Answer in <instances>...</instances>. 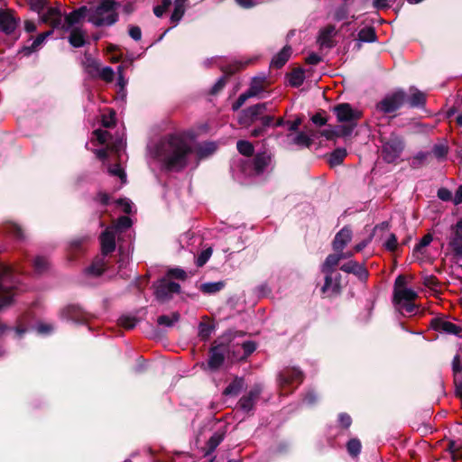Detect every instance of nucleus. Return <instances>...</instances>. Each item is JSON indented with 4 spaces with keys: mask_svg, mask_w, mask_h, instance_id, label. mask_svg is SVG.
<instances>
[{
    "mask_svg": "<svg viewBox=\"0 0 462 462\" xmlns=\"http://www.w3.org/2000/svg\"><path fill=\"white\" fill-rule=\"evenodd\" d=\"M147 152L162 169L179 172L189 163L194 153V143L187 133L175 132L148 145Z\"/></svg>",
    "mask_w": 462,
    "mask_h": 462,
    "instance_id": "nucleus-1",
    "label": "nucleus"
},
{
    "mask_svg": "<svg viewBox=\"0 0 462 462\" xmlns=\"http://www.w3.org/2000/svg\"><path fill=\"white\" fill-rule=\"evenodd\" d=\"M116 124V114L113 109H108V115H102V125L105 129H97L93 132L90 143L97 157L106 166L110 175H116V139L108 131V128Z\"/></svg>",
    "mask_w": 462,
    "mask_h": 462,
    "instance_id": "nucleus-2",
    "label": "nucleus"
},
{
    "mask_svg": "<svg viewBox=\"0 0 462 462\" xmlns=\"http://www.w3.org/2000/svg\"><path fill=\"white\" fill-rule=\"evenodd\" d=\"M117 211L126 214L117 217V268H121L129 263L133 251L131 226L136 208L128 199H117Z\"/></svg>",
    "mask_w": 462,
    "mask_h": 462,
    "instance_id": "nucleus-3",
    "label": "nucleus"
},
{
    "mask_svg": "<svg viewBox=\"0 0 462 462\" xmlns=\"http://www.w3.org/2000/svg\"><path fill=\"white\" fill-rule=\"evenodd\" d=\"M20 278L16 271L0 263V309L10 305L20 289Z\"/></svg>",
    "mask_w": 462,
    "mask_h": 462,
    "instance_id": "nucleus-4",
    "label": "nucleus"
},
{
    "mask_svg": "<svg viewBox=\"0 0 462 462\" xmlns=\"http://www.w3.org/2000/svg\"><path fill=\"white\" fill-rule=\"evenodd\" d=\"M102 256L97 258L93 263L88 268L87 272L89 274L98 276L106 267L105 257L112 253L115 249L116 243V227L114 224L108 226L100 236Z\"/></svg>",
    "mask_w": 462,
    "mask_h": 462,
    "instance_id": "nucleus-5",
    "label": "nucleus"
},
{
    "mask_svg": "<svg viewBox=\"0 0 462 462\" xmlns=\"http://www.w3.org/2000/svg\"><path fill=\"white\" fill-rule=\"evenodd\" d=\"M88 10V22L95 26L111 25L116 21V0H99Z\"/></svg>",
    "mask_w": 462,
    "mask_h": 462,
    "instance_id": "nucleus-6",
    "label": "nucleus"
},
{
    "mask_svg": "<svg viewBox=\"0 0 462 462\" xmlns=\"http://www.w3.org/2000/svg\"><path fill=\"white\" fill-rule=\"evenodd\" d=\"M333 112L338 122L348 124V125H338V129L341 131L340 134L344 136L350 135L356 126L358 119L361 117V113L358 110L353 109L348 103H341L335 106Z\"/></svg>",
    "mask_w": 462,
    "mask_h": 462,
    "instance_id": "nucleus-7",
    "label": "nucleus"
},
{
    "mask_svg": "<svg viewBox=\"0 0 462 462\" xmlns=\"http://www.w3.org/2000/svg\"><path fill=\"white\" fill-rule=\"evenodd\" d=\"M382 157L388 163L394 162L404 149V143L402 137L397 134H391L389 138L382 140Z\"/></svg>",
    "mask_w": 462,
    "mask_h": 462,
    "instance_id": "nucleus-8",
    "label": "nucleus"
},
{
    "mask_svg": "<svg viewBox=\"0 0 462 462\" xmlns=\"http://www.w3.org/2000/svg\"><path fill=\"white\" fill-rule=\"evenodd\" d=\"M303 381V374L296 367H288L279 374V385L282 394L291 392L290 388H295Z\"/></svg>",
    "mask_w": 462,
    "mask_h": 462,
    "instance_id": "nucleus-9",
    "label": "nucleus"
},
{
    "mask_svg": "<svg viewBox=\"0 0 462 462\" xmlns=\"http://www.w3.org/2000/svg\"><path fill=\"white\" fill-rule=\"evenodd\" d=\"M406 101V94L399 90L385 96L376 104L375 109L382 114H390L398 110Z\"/></svg>",
    "mask_w": 462,
    "mask_h": 462,
    "instance_id": "nucleus-10",
    "label": "nucleus"
},
{
    "mask_svg": "<svg viewBox=\"0 0 462 462\" xmlns=\"http://www.w3.org/2000/svg\"><path fill=\"white\" fill-rule=\"evenodd\" d=\"M85 70L91 78L100 79L106 82L113 81L114 70L108 66H101L96 60L87 58Z\"/></svg>",
    "mask_w": 462,
    "mask_h": 462,
    "instance_id": "nucleus-11",
    "label": "nucleus"
},
{
    "mask_svg": "<svg viewBox=\"0 0 462 462\" xmlns=\"http://www.w3.org/2000/svg\"><path fill=\"white\" fill-rule=\"evenodd\" d=\"M180 286L175 282H171L167 278L160 280L155 285V297L160 301L170 300L174 294L179 293Z\"/></svg>",
    "mask_w": 462,
    "mask_h": 462,
    "instance_id": "nucleus-12",
    "label": "nucleus"
},
{
    "mask_svg": "<svg viewBox=\"0 0 462 462\" xmlns=\"http://www.w3.org/2000/svg\"><path fill=\"white\" fill-rule=\"evenodd\" d=\"M88 14L89 10L87 6H81L71 13L64 18V23L62 27L66 30L72 28H81L80 26L87 19L88 21Z\"/></svg>",
    "mask_w": 462,
    "mask_h": 462,
    "instance_id": "nucleus-13",
    "label": "nucleus"
},
{
    "mask_svg": "<svg viewBox=\"0 0 462 462\" xmlns=\"http://www.w3.org/2000/svg\"><path fill=\"white\" fill-rule=\"evenodd\" d=\"M267 108L266 103H261L252 106L242 111L239 117V123L241 125H249L255 121L259 116L263 115Z\"/></svg>",
    "mask_w": 462,
    "mask_h": 462,
    "instance_id": "nucleus-14",
    "label": "nucleus"
},
{
    "mask_svg": "<svg viewBox=\"0 0 462 462\" xmlns=\"http://www.w3.org/2000/svg\"><path fill=\"white\" fill-rule=\"evenodd\" d=\"M19 23V19L9 10H0V31L5 34L14 32Z\"/></svg>",
    "mask_w": 462,
    "mask_h": 462,
    "instance_id": "nucleus-15",
    "label": "nucleus"
},
{
    "mask_svg": "<svg viewBox=\"0 0 462 462\" xmlns=\"http://www.w3.org/2000/svg\"><path fill=\"white\" fill-rule=\"evenodd\" d=\"M271 163V155L266 152H258L251 162L250 174L260 175L263 173Z\"/></svg>",
    "mask_w": 462,
    "mask_h": 462,
    "instance_id": "nucleus-16",
    "label": "nucleus"
},
{
    "mask_svg": "<svg viewBox=\"0 0 462 462\" xmlns=\"http://www.w3.org/2000/svg\"><path fill=\"white\" fill-rule=\"evenodd\" d=\"M226 352L227 346L224 345H218L211 347L209 359L208 362V367L211 370L218 369L225 360V356Z\"/></svg>",
    "mask_w": 462,
    "mask_h": 462,
    "instance_id": "nucleus-17",
    "label": "nucleus"
},
{
    "mask_svg": "<svg viewBox=\"0 0 462 462\" xmlns=\"http://www.w3.org/2000/svg\"><path fill=\"white\" fill-rule=\"evenodd\" d=\"M321 291L328 296L337 294L340 291V274L334 273H326L325 282Z\"/></svg>",
    "mask_w": 462,
    "mask_h": 462,
    "instance_id": "nucleus-18",
    "label": "nucleus"
},
{
    "mask_svg": "<svg viewBox=\"0 0 462 462\" xmlns=\"http://www.w3.org/2000/svg\"><path fill=\"white\" fill-rule=\"evenodd\" d=\"M41 20L53 28L62 25V14L59 6L48 7L45 13L41 14Z\"/></svg>",
    "mask_w": 462,
    "mask_h": 462,
    "instance_id": "nucleus-19",
    "label": "nucleus"
},
{
    "mask_svg": "<svg viewBox=\"0 0 462 462\" xmlns=\"http://www.w3.org/2000/svg\"><path fill=\"white\" fill-rule=\"evenodd\" d=\"M431 327L434 330L450 335H459L461 328L456 324L441 319H435L431 321Z\"/></svg>",
    "mask_w": 462,
    "mask_h": 462,
    "instance_id": "nucleus-20",
    "label": "nucleus"
},
{
    "mask_svg": "<svg viewBox=\"0 0 462 462\" xmlns=\"http://www.w3.org/2000/svg\"><path fill=\"white\" fill-rule=\"evenodd\" d=\"M340 269L345 273L355 274L361 281H365L368 277L366 268L356 261H349L344 263L341 265Z\"/></svg>",
    "mask_w": 462,
    "mask_h": 462,
    "instance_id": "nucleus-21",
    "label": "nucleus"
},
{
    "mask_svg": "<svg viewBox=\"0 0 462 462\" xmlns=\"http://www.w3.org/2000/svg\"><path fill=\"white\" fill-rule=\"evenodd\" d=\"M352 239V230L346 226L343 227L333 240V249L336 252H343L345 246Z\"/></svg>",
    "mask_w": 462,
    "mask_h": 462,
    "instance_id": "nucleus-22",
    "label": "nucleus"
},
{
    "mask_svg": "<svg viewBox=\"0 0 462 462\" xmlns=\"http://www.w3.org/2000/svg\"><path fill=\"white\" fill-rule=\"evenodd\" d=\"M260 393H261V391L258 387L251 389L246 395L243 396L240 399V401L238 402L240 408L244 411H246V412L252 411L255 404L256 400L258 399V397L260 395Z\"/></svg>",
    "mask_w": 462,
    "mask_h": 462,
    "instance_id": "nucleus-23",
    "label": "nucleus"
},
{
    "mask_svg": "<svg viewBox=\"0 0 462 462\" xmlns=\"http://www.w3.org/2000/svg\"><path fill=\"white\" fill-rule=\"evenodd\" d=\"M417 297V292L411 288H402V290L393 291L394 304L402 303L404 301L415 300Z\"/></svg>",
    "mask_w": 462,
    "mask_h": 462,
    "instance_id": "nucleus-24",
    "label": "nucleus"
},
{
    "mask_svg": "<svg viewBox=\"0 0 462 462\" xmlns=\"http://www.w3.org/2000/svg\"><path fill=\"white\" fill-rule=\"evenodd\" d=\"M68 31H70L69 42L73 47L79 48L85 44L87 32L82 28H72Z\"/></svg>",
    "mask_w": 462,
    "mask_h": 462,
    "instance_id": "nucleus-25",
    "label": "nucleus"
},
{
    "mask_svg": "<svg viewBox=\"0 0 462 462\" xmlns=\"http://www.w3.org/2000/svg\"><path fill=\"white\" fill-rule=\"evenodd\" d=\"M336 33V28L333 25H328L320 31L319 42L321 47L330 48L332 46V37Z\"/></svg>",
    "mask_w": 462,
    "mask_h": 462,
    "instance_id": "nucleus-26",
    "label": "nucleus"
},
{
    "mask_svg": "<svg viewBox=\"0 0 462 462\" xmlns=\"http://www.w3.org/2000/svg\"><path fill=\"white\" fill-rule=\"evenodd\" d=\"M344 253L337 252V254H329L321 268L322 273H333V269L337 266L341 259H343Z\"/></svg>",
    "mask_w": 462,
    "mask_h": 462,
    "instance_id": "nucleus-27",
    "label": "nucleus"
},
{
    "mask_svg": "<svg viewBox=\"0 0 462 462\" xmlns=\"http://www.w3.org/2000/svg\"><path fill=\"white\" fill-rule=\"evenodd\" d=\"M291 54V48L285 46L282 50L277 53L272 60V66L275 68H282L289 60Z\"/></svg>",
    "mask_w": 462,
    "mask_h": 462,
    "instance_id": "nucleus-28",
    "label": "nucleus"
},
{
    "mask_svg": "<svg viewBox=\"0 0 462 462\" xmlns=\"http://www.w3.org/2000/svg\"><path fill=\"white\" fill-rule=\"evenodd\" d=\"M52 33V31H48L46 32L40 33L36 39L33 40L32 43L29 47H24L23 52L25 55H29L32 52L38 50V48L43 43L47 37H49Z\"/></svg>",
    "mask_w": 462,
    "mask_h": 462,
    "instance_id": "nucleus-29",
    "label": "nucleus"
},
{
    "mask_svg": "<svg viewBox=\"0 0 462 462\" xmlns=\"http://www.w3.org/2000/svg\"><path fill=\"white\" fill-rule=\"evenodd\" d=\"M117 104L119 101L125 102L126 97V91L125 87L127 81L124 79L121 71V67H117ZM119 106L117 105V107Z\"/></svg>",
    "mask_w": 462,
    "mask_h": 462,
    "instance_id": "nucleus-30",
    "label": "nucleus"
},
{
    "mask_svg": "<svg viewBox=\"0 0 462 462\" xmlns=\"http://www.w3.org/2000/svg\"><path fill=\"white\" fill-rule=\"evenodd\" d=\"M411 95L407 98V102L412 107L423 106L425 103V95L416 88H411Z\"/></svg>",
    "mask_w": 462,
    "mask_h": 462,
    "instance_id": "nucleus-31",
    "label": "nucleus"
},
{
    "mask_svg": "<svg viewBox=\"0 0 462 462\" xmlns=\"http://www.w3.org/2000/svg\"><path fill=\"white\" fill-rule=\"evenodd\" d=\"M237 351L243 350V355H236L235 358L237 360L245 359L249 356L255 349L256 345L253 341H245L241 346H236Z\"/></svg>",
    "mask_w": 462,
    "mask_h": 462,
    "instance_id": "nucleus-32",
    "label": "nucleus"
},
{
    "mask_svg": "<svg viewBox=\"0 0 462 462\" xmlns=\"http://www.w3.org/2000/svg\"><path fill=\"white\" fill-rule=\"evenodd\" d=\"M376 40V34L373 27H365L359 31L357 41L359 42H373Z\"/></svg>",
    "mask_w": 462,
    "mask_h": 462,
    "instance_id": "nucleus-33",
    "label": "nucleus"
},
{
    "mask_svg": "<svg viewBox=\"0 0 462 462\" xmlns=\"http://www.w3.org/2000/svg\"><path fill=\"white\" fill-rule=\"evenodd\" d=\"M244 387V380L242 378H236L232 381L224 390L225 395H237Z\"/></svg>",
    "mask_w": 462,
    "mask_h": 462,
    "instance_id": "nucleus-34",
    "label": "nucleus"
},
{
    "mask_svg": "<svg viewBox=\"0 0 462 462\" xmlns=\"http://www.w3.org/2000/svg\"><path fill=\"white\" fill-rule=\"evenodd\" d=\"M224 286L223 282H206L200 285L199 290L206 294H214L221 291Z\"/></svg>",
    "mask_w": 462,
    "mask_h": 462,
    "instance_id": "nucleus-35",
    "label": "nucleus"
},
{
    "mask_svg": "<svg viewBox=\"0 0 462 462\" xmlns=\"http://www.w3.org/2000/svg\"><path fill=\"white\" fill-rule=\"evenodd\" d=\"M346 156V150L345 148H337L333 151L329 155V164L331 166H336L340 164L345 157Z\"/></svg>",
    "mask_w": 462,
    "mask_h": 462,
    "instance_id": "nucleus-36",
    "label": "nucleus"
},
{
    "mask_svg": "<svg viewBox=\"0 0 462 462\" xmlns=\"http://www.w3.org/2000/svg\"><path fill=\"white\" fill-rule=\"evenodd\" d=\"M457 242L459 244L462 243V219L457 222L455 226L453 227L452 235L449 238L448 245L451 249H454V242Z\"/></svg>",
    "mask_w": 462,
    "mask_h": 462,
    "instance_id": "nucleus-37",
    "label": "nucleus"
},
{
    "mask_svg": "<svg viewBox=\"0 0 462 462\" xmlns=\"http://www.w3.org/2000/svg\"><path fill=\"white\" fill-rule=\"evenodd\" d=\"M413 301L414 300L404 301L395 305L402 314L413 315L417 311V306Z\"/></svg>",
    "mask_w": 462,
    "mask_h": 462,
    "instance_id": "nucleus-38",
    "label": "nucleus"
},
{
    "mask_svg": "<svg viewBox=\"0 0 462 462\" xmlns=\"http://www.w3.org/2000/svg\"><path fill=\"white\" fill-rule=\"evenodd\" d=\"M304 71L301 69H295L290 77V84L293 87H300L304 81Z\"/></svg>",
    "mask_w": 462,
    "mask_h": 462,
    "instance_id": "nucleus-39",
    "label": "nucleus"
},
{
    "mask_svg": "<svg viewBox=\"0 0 462 462\" xmlns=\"http://www.w3.org/2000/svg\"><path fill=\"white\" fill-rule=\"evenodd\" d=\"M291 143L299 146L309 147L311 144V140L305 133L300 132L291 137Z\"/></svg>",
    "mask_w": 462,
    "mask_h": 462,
    "instance_id": "nucleus-40",
    "label": "nucleus"
},
{
    "mask_svg": "<svg viewBox=\"0 0 462 462\" xmlns=\"http://www.w3.org/2000/svg\"><path fill=\"white\" fill-rule=\"evenodd\" d=\"M263 90V79L254 78L253 79L250 88L246 91L251 97H255Z\"/></svg>",
    "mask_w": 462,
    "mask_h": 462,
    "instance_id": "nucleus-41",
    "label": "nucleus"
},
{
    "mask_svg": "<svg viewBox=\"0 0 462 462\" xmlns=\"http://www.w3.org/2000/svg\"><path fill=\"white\" fill-rule=\"evenodd\" d=\"M238 152L245 156H251L254 152V146L248 141L240 140L236 143Z\"/></svg>",
    "mask_w": 462,
    "mask_h": 462,
    "instance_id": "nucleus-42",
    "label": "nucleus"
},
{
    "mask_svg": "<svg viewBox=\"0 0 462 462\" xmlns=\"http://www.w3.org/2000/svg\"><path fill=\"white\" fill-rule=\"evenodd\" d=\"M217 150V144L213 142L204 143L199 145V153L200 157H207Z\"/></svg>",
    "mask_w": 462,
    "mask_h": 462,
    "instance_id": "nucleus-43",
    "label": "nucleus"
},
{
    "mask_svg": "<svg viewBox=\"0 0 462 462\" xmlns=\"http://www.w3.org/2000/svg\"><path fill=\"white\" fill-rule=\"evenodd\" d=\"M347 452L352 457H356L361 451V442L357 439H351L346 444Z\"/></svg>",
    "mask_w": 462,
    "mask_h": 462,
    "instance_id": "nucleus-44",
    "label": "nucleus"
},
{
    "mask_svg": "<svg viewBox=\"0 0 462 462\" xmlns=\"http://www.w3.org/2000/svg\"><path fill=\"white\" fill-rule=\"evenodd\" d=\"M185 13V5L174 3V10L171 14V20L172 23H179Z\"/></svg>",
    "mask_w": 462,
    "mask_h": 462,
    "instance_id": "nucleus-45",
    "label": "nucleus"
},
{
    "mask_svg": "<svg viewBox=\"0 0 462 462\" xmlns=\"http://www.w3.org/2000/svg\"><path fill=\"white\" fill-rule=\"evenodd\" d=\"M180 315L178 313H173L172 317L167 315H162L158 318L157 322L159 325L171 327L174 324V322L178 321Z\"/></svg>",
    "mask_w": 462,
    "mask_h": 462,
    "instance_id": "nucleus-46",
    "label": "nucleus"
},
{
    "mask_svg": "<svg viewBox=\"0 0 462 462\" xmlns=\"http://www.w3.org/2000/svg\"><path fill=\"white\" fill-rule=\"evenodd\" d=\"M126 148V140L122 136H117V162L120 163L123 161V155L127 157V154H125Z\"/></svg>",
    "mask_w": 462,
    "mask_h": 462,
    "instance_id": "nucleus-47",
    "label": "nucleus"
},
{
    "mask_svg": "<svg viewBox=\"0 0 462 462\" xmlns=\"http://www.w3.org/2000/svg\"><path fill=\"white\" fill-rule=\"evenodd\" d=\"M211 254H212V249L211 248H207V249L203 250L198 255V257L196 259L197 266H199V267L203 266L208 261V259L210 258Z\"/></svg>",
    "mask_w": 462,
    "mask_h": 462,
    "instance_id": "nucleus-48",
    "label": "nucleus"
},
{
    "mask_svg": "<svg viewBox=\"0 0 462 462\" xmlns=\"http://www.w3.org/2000/svg\"><path fill=\"white\" fill-rule=\"evenodd\" d=\"M48 260L42 256H37L34 259L33 266L36 272L42 273L48 268Z\"/></svg>",
    "mask_w": 462,
    "mask_h": 462,
    "instance_id": "nucleus-49",
    "label": "nucleus"
},
{
    "mask_svg": "<svg viewBox=\"0 0 462 462\" xmlns=\"http://www.w3.org/2000/svg\"><path fill=\"white\" fill-rule=\"evenodd\" d=\"M452 371L454 374V378L457 380V377H458V374L462 372V358L458 354L456 355L453 358Z\"/></svg>",
    "mask_w": 462,
    "mask_h": 462,
    "instance_id": "nucleus-50",
    "label": "nucleus"
},
{
    "mask_svg": "<svg viewBox=\"0 0 462 462\" xmlns=\"http://www.w3.org/2000/svg\"><path fill=\"white\" fill-rule=\"evenodd\" d=\"M348 8L346 5L338 6L334 13V19L336 21H342L348 17Z\"/></svg>",
    "mask_w": 462,
    "mask_h": 462,
    "instance_id": "nucleus-51",
    "label": "nucleus"
},
{
    "mask_svg": "<svg viewBox=\"0 0 462 462\" xmlns=\"http://www.w3.org/2000/svg\"><path fill=\"white\" fill-rule=\"evenodd\" d=\"M448 152V146L444 144H435L432 149L434 156L438 159H443Z\"/></svg>",
    "mask_w": 462,
    "mask_h": 462,
    "instance_id": "nucleus-52",
    "label": "nucleus"
},
{
    "mask_svg": "<svg viewBox=\"0 0 462 462\" xmlns=\"http://www.w3.org/2000/svg\"><path fill=\"white\" fill-rule=\"evenodd\" d=\"M171 4V0H162V5L154 6L153 13L157 17H162Z\"/></svg>",
    "mask_w": 462,
    "mask_h": 462,
    "instance_id": "nucleus-53",
    "label": "nucleus"
},
{
    "mask_svg": "<svg viewBox=\"0 0 462 462\" xmlns=\"http://www.w3.org/2000/svg\"><path fill=\"white\" fill-rule=\"evenodd\" d=\"M47 0H30L29 5L32 11L41 14L46 6Z\"/></svg>",
    "mask_w": 462,
    "mask_h": 462,
    "instance_id": "nucleus-54",
    "label": "nucleus"
},
{
    "mask_svg": "<svg viewBox=\"0 0 462 462\" xmlns=\"http://www.w3.org/2000/svg\"><path fill=\"white\" fill-rule=\"evenodd\" d=\"M8 231L17 239L22 240L24 238V234L22 227L16 224H11L8 227Z\"/></svg>",
    "mask_w": 462,
    "mask_h": 462,
    "instance_id": "nucleus-55",
    "label": "nucleus"
},
{
    "mask_svg": "<svg viewBox=\"0 0 462 462\" xmlns=\"http://www.w3.org/2000/svg\"><path fill=\"white\" fill-rule=\"evenodd\" d=\"M398 246L397 237L394 234H391L384 243V247L391 252L396 250Z\"/></svg>",
    "mask_w": 462,
    "mask_h": 462,
    "instance_id": "nucleus-56",
    "label": "nucleus"
},
{
    "mask_svg": "<svg viewBox=\"0 0 462 462\" xmlns=\"http://www.w3.org/2000/svg\"><path fill=\"white\" fill-rule=\"evenodd\" d=\"M249 97H252L247 92H245L243 94H241L238 98L236 100V102L233 103L232 105V109L234 111H236L238 110L245 103V101L249 98Z\"/></svg>",
    "mask_w": 462,
    "mask_h": 462,
    "instance_id": "nucleus-57",
    "label": "nucleus"
},
{
    "mask_svg": "<svg viewBox=\"0 0 462 462\" xmlns=\"http://www.w3.org/2000/svg\"><path fill=\"white\" fill-rule=\"evenodd\" d=\"M438 198L442 201H450L453 199L451 191L447 188H440L438 189Z\"/></svg>",
    "mask_w": 462,
    "mask_h": 462,
    "instance_id": "nucleus-58",
    "label": "nucleus"
},
{
    "mask_svg": "<svg viewBox=\"0 0 462 462\" xmlns=\"http://www.w3.org/2000/svg\"><path fill=\"white\" fill-rule=\"evenodd\" d=\"M429 153L428 152H418L413 158H412V161H411V166L413 168H416L418 167L419 165H420L428 157Z\"/></svg>",
    "mask_w": 462,
    "mask_h": 462,
    "instance_id": "nucleus-59",
    "label": "nucleus"
},
{
    "mask_svg": "<svg viewBox=\"0 0 462 462\" xmlns=\"http://www.w3.org/2000/svg\"><path fill=\"white\" fill-rule=\"evenodd\" d=\"M448 450L451 453L452 458L454 460H457L462 457V451L455 442L449 443Z\"/></svg>",
    "mask_w": 462,
    "mask_h": 462,
    "instance_id": "nucleus-60",
    "label": "nucleus"
},
{
    "mask_svg": "<svg viewBox=\"0 0 462 462\" xmlns=\"http://www.w3.org/2000/svg\"><path fill=\"white\" fill-rule=\"evenodd\" d=\"M236 2L242 8L248 9L263 3V0H236Z\"/></svg>",
    "mask_w": 462,
    "mask_h": 462,
    "instance_id": "nucleus-61",
    "label": "nucleus"
},
{
    "mask_svg": "<svg viewBox=\"0 0 462 462\" xmlns=\"http://www.w3.org/2000/svg\"><path fill=\"white\" fill-rule=\"evenodd\" d=\"M340 133L341 131L338 129V126H337L336 129H324L320 134L327 139H332L334 136H343Z\"/></svg>",
    "mask_w": 462,
    "mask_h": 462,
    "instance_id": "nucleus-62",
    "label": "nucleus"
},
{
    "mask_svg": "<svg viewBox=\"0 0 462 462\" xmlns=\"http://www.w3.org/2000/svg\"><path fill=\"white\" fill-rule=\"evenodd\" d=\"M168 275L170 277H173V278L180 279V280H184L186 278L185 271L180 268L171 269L168 272Z\"/></svg>",
    "mask_w": 462,
    "mask_h": 462,
    "instance_id": "nucleus-63",
    "label": "nucleus"
},
{
    "mask_svg": "<svg viewBox=\"0 0 462 462\" xmlns=\"http://www.w3.org/2000/svg\"><path fill=\"white\" fill-rule=\"evenodd\" d=\"M338 420L342 427L346 429L349 428L352 423V419L347 413H340L338 415Z\"/></svg>",
    "mask_w": 462,
    "mask_h": 462,
    "instance_id": "nucleus-64",
    "label": "nucleus"
}]
</instances>
